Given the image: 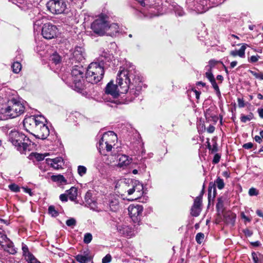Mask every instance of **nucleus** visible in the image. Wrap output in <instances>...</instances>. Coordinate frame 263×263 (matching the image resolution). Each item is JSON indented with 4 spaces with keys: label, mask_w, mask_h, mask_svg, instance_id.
I'll return each mask as SVG.
<instances>
[{
    "label": "nucleus",
    "mask_w": 263,
    "mask_h": 263,
    "mask_svg": "<svg viewBox=\"0 0 263 263\" xmlns=\"http://www.w3.org/2000/svg\"><path fill=\"white\" fill-rule=\"evenodd\" d=\"M126 69L120 70L117 77V84L109 82L105 89L103 99L105 102H120L117 100L120 93H127L128 101H133L141 92L143 86L142 78L131 63L127 65Z\"/></svg>",
    "instance_id": "f257e3e1"
},
{
    "label": "nucleus",
    "mask_w": 263,
    "mask_h": 263,
    "mask_svg": "<svg viewBox=\"0 0 263 263\" xmlns=\"http://www.w3.org/2000/svg\"><path fill=\"white\" fill-rule=\"evenodd\" d=\"M85 68L79 64L74 65L71 70V75L73 81L71 87L76 91L82 94L86 93V84L84 82V74Z\"/></svg>",
    "instance_id": "f03ea898"
},
{
    "label": "nucleus",
    "mask_w": 263,
    "mask_h": 263,
    "mask_svg": "<svg viewBox=\"0 0 263 263\" xmlns=\"http://www.w3.org/2000/svg\"><path fill=\"white\" fill-rule=\"evenodd\" d=\"M9 141L21 154H26L31 149V141L24 134L11 131L9 135Z\"/></svg>",
    "instance_id": "7ed1b4c3"
},
{
    "label": "nucleus",
    "mask_w": 263,
    "mask_h": 263,
    "mask_svg": "<svg viewBox=\"0 0 263 263\" xmlns=\"http://www.w3.org/2000/svg\"><path fill=\"white\" fill-rule=\"evenodd\" d=\"M25 110L24 106L19 101L13 99L9 102V105L1 109L0 120H5L14 118L22 114Z\"/></svg>",
    "instance_id": "20e7f679"
},
{
    "label": "nucleus",
    "mask_w": 263,
    "mask_h": 263,
    "mask_svg": "<svg viewBox=\"0 0 263 263\" xmlns=\"http://www.w3.org/2000/svg\"><path fill=\"white\" fill-rule=\"evenodd\" d=\"M117 139V135L114 132L108 131L104 133L97 143V147L100 154L106 155V153L111 151L112 145H115V141Z\"/></svg>",
    "instance_id": "39448f33"
},
{
    "label": "nucleus",
    "mask_w": 263,
    "mask_h": 263,
    "mask_svg": "<svg viewBox=\"0 0 263 263\" xmlns=\"http://www.w3.org/2000/svg\"><path fill=\"white\" fill-rule=\"evenodd\" d=\"M104 69L95 62L91 63L86 72V80L89 83L97 84L103 78Z\"/></svg>",
    "instance_id": "423d86ee"
},
{
    "label": "nucleus",
    "mask_w": 263,
    "mask_h": 263,
    "mask_svg": "<svg viewBox=\"0 0 263 263\" xmlns=\"http://www.w3.org/2000/svg\"><path fill=\"white\" fill-rule=\"evenodd\" d=\"M108 25L109 17L101 14L91 24V28L95 33L102 36L106 34Z\"/></svg>",
    "instance_id": "0eeeda50"
},
{
    "label": "nucleus",
    "mask_w": 263,
    "mask_h": 263,
    "mask_svg": "<svg viewBox=\"0 0 263 263\" xmlns=\"http://www.w3.org/2000/svg\"><path fill=\"white\" fill-rule=\"evenodd\" d=\"M187 8L197 13H202L210 8L207 0H186Z\"/></svg>",
    "instance_id": "6e6552de"
},
{
    "label": "nucleus",
    "mask_w": 263,
    "mask_h": 263,
    "mask_svg": "<svg viewBox=\"0 0 263 263\" xmlns=\"http://www.w3.org/2000/svg\"><path fill=\"white\" fill-rule=\"evenodd\" d=\"M48 10L54 14L66 13L67 4L64 0H50L46 4Z\"/></svg>",
    "instance_id": "1a4fd4ad"
},
{
    "label": "nucleus",
    "mask_w": 263,
    "mask_h": 263,
    "mask_svg": "<svg viewBox=\"0 0 263 263\" xmlns=\"http://www.w3.org/2000/svg\"><path fill=\"white\" fill-rule=\"evenodd\" d=\"M59 30L55 25L50 23L44 24L42 29V34L46 39L50 40L57 36Z\"/></svg>",
    "instance_id": "9d476101"
},
{
    "label": "nucleus",
    "mask_w": 263,
    "mask_h": 263,
    "mask_svg": "<svg viewBox=\"0 0 263 263\" xmlns=\"http://www.w3.org/2000/svg\"><path fill=\"white\" fill-rule=\"evenodd\" d=\"M143 210L142 206L139 204H133L129 206L128 208L129 215L135 223H138L140 221Z\"/></svg>",
    "instance_id": "9b49d317"
},
{
    "label": "nucleus",
    "mask_w": 263,
    "mask_h": 263,
    "mask_svg": "<svg viewBox=\"0 0 263 263\" xmlns=\"http://www.w3.org/2000/svg\"><path fill=\"white\" fill-rule=\"evenodd\" d=\"M113 58L111 54L107 51H103L94 62L99 64L104 69L110 67Z\"/></svg>",
    "instance_id": "f8f14e48"
},
{
    "label": "nucleus",
    "mask_w": 263,
    "mask_h": 263,
    "mask_svg": "<svg viewBox=\"0 0 263 263\" xmlns=\"http://www.w3.org/2000/svg\"><path fill=\"white\" fill-rule=\"evenodd\" d=\"M41 121L34 117H28L24 120L23 125L27 132L32 134V132H34Z\"/></svg>",
    "instance_id": "ddd939ff"
},
{
    "label": "nucleus",
    "mask_w": 263,
    "mask_h": 263,
    "mask_svg": "<svg viewBox=\"0 0 263 263\" xmlns=\"http://www.w3.org/2000/svg\"><path fill=\"white\" fill-rule=\"evenodd\" d=\"M39 124L38 126L34 131L35 134L33 133L32 134L37 138L44 140L46 139L49 135V128L48 126L44 123L43 120Z\"/></svg>",
    "instance_id": "4468645a"
},
{
    "label": "nucleus",
    "mask_w": 263,
    "mask_h": 263,
    "mask_svg": "<svg viewBox=\"0 0 263 263\" xmlns=\"http://www.w3.org/2000/svg\"><path fill=\"white\" fill-rule=\"evenodd\" d=\"M132 187L127 191L129 195L135 194V199L141 197L143 194V185L138 180L132 182Z\"/></svg>",
    "instance_id": "2eb2a0df"
},
{
    "label": "nucleus",
    "mask_w": 263,
    "mask_h": 263,
    "mask_svg": "<svg viewBox=\"0 0 263 263\" xmlns=\"http://www.w3.org/2000/svg\"><path fill=\"white\" fill-rule=\"evenodd\" d=\"M85 53L83 48L79 46L75 47L73 52L72 57L71 58L72 64L74 61L76 63L78 62L79 64L85 59Z\"/></svg>",
    "instance_id": "dca6fc26"
},
{
    "label": "nucleus",
    "mask_w": 263,
    "mask_h": 263,
    "mask_svg": "<svg viewBox=\"0 0 263 263\" xmlns=\"http://www.w3.org/2000/svg\"><path fill=\"white\" fill-rule=\"evenodd\" d=\"M117 161L118 162L117 166L124 168L132 162V159L126 155L118 154Z\"/></svg>",
    "instance_id": "f3484780"
},
{
    "label": "nucleus",
    "mask_w": 263,
    "mask_h": 263,
    "mask_svg": "<svg viewBox=\"0 0 263 263\" xmlns=\"http://www.w3.org/2000/svg\"><path fill=\"white\" fill-rule=\"evenodd\" d=\"M13 4L16 5L22 10L27 11L31 9L33 5L31 3L28 2L27 0H9Z\"/></svg>",
    "instance_id": "a211bd4d"
},
{
    "label": "nucleus",
    "mask_w": 263,
    "mask_h": 263,
    "mask_svg": "<svg viewBox=\"0 0 263 263\" xmlns=\"http://www.w3.org/2000/svg\"><path fill=\"white\" fill-rule=\"evenodd\" d=\"M119 197L116 195H111L109 199V206L111 211H117L119 208Z\"/></svg>",
    "instance_id": "6ab92c4d"
},
{
    "label": "nucleus",
    "mask_w": 263,
    "mask_h": 263,
    "mask_svg": "<svg viewBox=\"0 0 263 263\" xmlns=\"http://www.w3.org/2000/svg\"><path fill=\"white\" fill-rule=\"evenodd\" d=\"M63 159L62 157H57L54 159H46V163L50 165L55 170H59L62 168L63 163Z\"/></svg>",
    "instance_id": "aec40b11"
},
{
    "label": "nucleus",
    "mask_w": 263,
    "mask_h": 263,
    "mask_svg": "<svg viewBox=\"0 0 263 263\" xmlns=\"http://www.w3.org/2000/svg\"><path fill=\"white\" fill-rule=\"evenodd\" d=\"M119 32V26L116 23L109 24L107 27L106 34L110 36H116Z\"/></svg>",
    "instance_id": "412c9836"
},
{
    "label": "nucleus",
    "mask_w": 263,
    "mask_h": 263,
    "mask_svg": "<svg viewBox=\"0 0 263 263\" xmlns=\"http://www.w3.org/2000/svg\"><path fill=\"white\" fill-rule=\"evenodd\" d=\"M22 251L23 255L25 257V259L26 260V261L29 262L31 261H35V258L33 255L32 254H31L29 251L28 248L26 245H25L24 243H22Z\"/></svg>",
    "instance_id": "4be33fe9"
},
{
    "label": "nucleus",
    "mask_w": 263,
    "mask_h": 263,
    "mask_svg": "<svg viewBox=\"0 0 263 263\" xmlns=\"http://www.w3.org/2000/svg\"><path fill=\"white\" fill-rule=\"evenodd\" d=\"M216 194V190L215 184L213 182H210L208 188V201L210 203L211 200L215 197Z\"/></svg>",
    "instance_id": "5701e85b"
},
{
    "label": "nucleus",
    "mask_w": 263,
    "mask_h": 263,
    "mask_svg": "<svg viewBox=\"0 0 263 263\" xmlns=\"http://www.w3.org/2000/svg\"><path fill=\"white\" fill-rule=\"evenodd\" d=\"M4 245L5 246L4 247H2L4 251H6L11 254H14L16 253V250L14 247L13 242L9 239L7 242H5Z\"/></svg>",
    "instance_id": "b1692460"
},
{
    "label": "nucleus",
    "mask_w": 263,
    "mask_h": 263,
    "mask_svg": "<svg viewBox=\"0 0 263 263\" xmlns=\"http://www.w3.org/2000/svg\"><path fill=\"white\" fill-rule=\"evenodd\" d=\"M85 202V206L89 208L91 210L97 212H100L101 211L98 209L97 202L92 197L88 200V201H86Z\"/></svg>",
    "instance_id": "393cba45"
},
{
    "label": "nucleus",
    "mask_w": 263,
    "mask_h": 263,
    "mask_svg": "<svg viewBox=\"0 0 263 263\" xmlns=\"http://www.w3.org/2000/svg\"><path fill=\"white\" fill-rule=\"evenodd\" d=\"M77 261L80 263H87L92 260V257L88 255L87 253L85 252L84 255H77L75 257Z\"/></svg>",
    "instance_id": "a878e982"
},
{
    "label": "nucleus",
    "mask_w": 263,
    "mask_h": 263,
    "mask_svg": "<svg viewBox=\"0 0 263 263\" xmlns=\"http://www.w3.org/2000/svg\"><path fill=\"white\" fill-rule=\"evenodd\" d=\"M246 44H243L238 50H232L230 52V55L233 57L238 55L240 58H243L245 54V50L246 49Z\"/></svg>",
    "instance_id": "bb28decb"
},
{
    "label": "nucleus",
    "mask_w": 263,
    "mask_h": 263,
    "mask_svg": "<svg viewBox=\"0 0 263 263\" xmlns=\"http://www.w3.org/2000/svg\"><path fill=\"white\" fill-rule=\"evenodd\" d=\"M70 200H75L78 196V190L75 187H71L69 190L66 191Z\"/></svg>",
    "instance_id": "cd10ccee"
},
{
    "label": "nucleus",
    "mask_w": 263,
    "mask_h": 263,
    "mask_svg": "<svg viewBox=\"0 0 263 263\" xmlns=\"http://www.w3.org/2000/svg\"><path fill=\"white\" fill-rule=\"evenodd\" d=\"M50 61H51V64H54L55 65H59L61 62L62 58L57 52H54L50 56Z\"/></svg>",
    "instance_id": "c85d7f7f"
},
{
    "label": "nucleus",
    "mask_w": 263,
    "mask_h": 263,
    "mask_svg": "<svg viewBox=\"0 0 263 263\" xmlns=\"http://www.w3.org/2000/svg\"><path fill=\"white\" fill-rule=\"evenodd\" d=\"M252 257L254 263H262L263 255L257 252H253L251 253Z\"/></svg>",
    "instance_id": "c756f323"
},
{
    "label": "nucleus",
    "mask_w": 263,
    "mask_h": 263,
    "mask_svg": "<svg viewBox=\"0 0 263 263\" xmlns=\"http://www.w3.org/2000/svg\"><path fill=\"white\" fill-rule=\"evenodd\" d=\"M51 179L54 182H57L63 184L67 183V180L62 175H52L51 177Z\"/></svg>",
    "instance_id": "7c9ffc66"
},
{
    "label": "nucleus",
    "mask_w": 263,
    "mask_h": 263,
    "mask_svg": "<svg viewBox=\"0 0 263 263\" xmlns=\"http://www.w3.org/2000/svg\"><path fill=\"white\" fill-rule=\"evenodd\" d=\"M213 183H214L215 186H217L219 190L223 189L225 185L223 180L219 177H218Z\"/></svg>",
    "instance_id": "2f4dec72"
},
{
    "label": "nucleus",
    "mask_w": 263,
    "mask_h": 263,
    "mask_svg": "<svg viewBox=\"0 0 263 263\" xmlns=\"http://www.w3.org/2000/svg\"><path fill=\"white\" fill-rule=\"evenodd\" d=\"M235 219L236 215L232 213L228 214L225 216L226 222L232 225L234 224Z\"/></svg>",
    "instance_id": "473e14b6"
},
{
    "label": "nucleus",
    "mask_w": 263,
    "mask_h": 263,
    "mask_svg": "<svg viewBox=\"0 0 263 263\" xmlns=\"http://www.w3.org/2000/svg\"><path fill=\"white\" fill-rule=\"evenodd\" d=\"M226 0H207V2L210 6V8L218 6L223 3Z\"/></svg>",
    "instance_id": "72a5a7b5"
},
{
    "label": "nucleus",
    "mask_w": 263,
    "mask_h": 263,
    "mask_svg": "<svg viewBox=\"0 0 263 263\" xmlns=\"http://www.w3.org/2000/svg\"><path fill=\"white\" fill-rule=\"evenodd\" d=\"M12 69L13 72L18 73L22 68L21 64L18 62H14L12 65Z\"/></svg>",
    "instance_id": "f704fd0d"
},
{
    "label": "nucleus",
    "mask_w": 263,
    "mask_h": 263,
    "mask_svg": "<svg viewBox=\"0 0 263 263\" xmlns=\"http://www.w3.org/2000/svg\"><path fill=\"white\" fill-rule=\"evenodd\" d=\"M174 10L176 14L178 16H182L184 14L183 8L178 5L174 6Z\"/></svg>",
    "instance_id": "c9c22d12"
},
{
    "label": "nucleus",
    "mask_w": 263,
    "mask_h": 263,
    "mask_svg": "<svg viewBox=\"0 0 263 263\" xmlns=\"http://www.w3.org/2000/svg\"><path fill=\"white\" fill-rule=\"evenodd\" d=\"M210 82H211L213 88L214 89V90L216 91V94L217 96L220 99L221 98V93H220V91L219 88V87L216 82L215 80L214 81L213 80V81H211Z\"/></svg>",
    "instance_id": "e433bc0d"
},
{
    "label": "nucleus",
    "mask_w": 263,
    "mask_h": 263,
    "mask_svg": "<svg viewBox=\"0 0 263 263\" xmlns=\"http://www.w3.org/2000/svg\"><path fill=\"white\" fill-rule=\"evenodd\" d=\"M201 211L200 208L192 206L191 214L193 216L197 217L200 214Z\"/></svg>",
    "instance_id": "4c0bfd02"
},
{
    "label": "nucleus",
    "mask_w": 263,
    "mask_h": 263,
    "mask_svg": "<svg viewBox=\"0 0 263 263\" xmlns=\"http://www.w3.org/2000/svg\"><path fill=\"white\" fill-rule=\"evenodd\" d=\"M48 213L53 217H57L59 215L58 212L55 209V207L53 205H50L49 206Z\"/></svg>",
    "instance_id": "58836bf2"
},
{
    "label": "nucleus",
    "mask_w": 263,
    "mask_h": 263,
    "mask_svg": "<svg viewBox=\"0 0 263 263\" xmlns=\"http://www.w3.org/2000/svg\"><path fill=\"white\" fill-rule=\"evenodd\" d=\"M7 240H8V238L7 236L0 232V246H1L2 247H4L5 246L4 243L5 242H7Z\"/></svg>",
    "instance_id": "ea45409f"
},
{
    "label": "nucleus",
    "mask_w": 263,
    "mask_h": 263,
    "mask_svg": "<svg viewBox=\"0 0 263 263\" xmlns=\"http://www.w3.org/2000/svg\"><path fill=\"white\" fill-rule=\"evenodd\" d=\"M249 72L254 76L256 79L260 80H263V73L259 72H257L252 70H249Z\"/></svg>",
    "instance_id": "a19ab883"
},
{
    "label": "nucleus",
    "mask_w": 263,
    "mask_h": 263,
    "mask_svg": "<svg viewBox=\"0 0 263 263\" xmlns=\"http://www.w3.org/2000/svg\"><path fill=\"white\" fill-rule=\"evenodd\" d=\"M117 156L116 154L115 155L111 154L110 156H108L105 163L108 165L111 164L117 159Z\"/></svg>",
    "instance_id": "79ce46f5"
},
{
    "label": "nucleus",
    "mask_w": 263,
    "mask_h": 263,
    "mask_svg": "<svg viewBox=\"0 0 263 263\" xmlns=\"http://www.w3.org/2000/svg\"><path fill=\"white\" fill-rule=\"evenodd\" d=\"M204 238V235L202 233H198L196 236V241L198 244H201Z\"/></svg>",
    "instance_id": "37998d69"
},
{
    "label": "nucleus",
    "mask_w": 263,
    "mask_h": 263,
    "mask_svg": "<svg viewBox=\"0 0 263 263\" xmlns=\"http://www.w3.org/2000/svg\"><path fill=\"white\" fill-rule=\"evenodd\" d=\"M201 202V196H198V197H196V198L194 199V202L193 206L200 208Z\"/></svg>",
    "instance_id": "c03bdc74"
},
{
    "label": "nucleus",
    "mask_w": 263,
    "mask_h": 263,
    "mask_svg": "<svg viewBox=\"0 0 263 263\" xmlns=\"http://www.w3.org/2000/svg\"><path fill=\"white\" fill-rule=\"evenodd\" d=\"M92 239V235L89 233H87L84 235L83 241L85 243L88 244L91 242Z\"/></svg>",
    "instance_id": "a18cd8bd"
},
{
    "label": "nucleus",
    "mask_w": 263,
    "mask_h": 263,
    "mask_svg": "<svg viewBox=\"0 0 263 263\" xmlns=\"http://www.w3.org/2000/svg\"><path fill=\"white\" fill-rule=\"evenodd\" d=\"M86 167L83 165H79L78 167V174L81 176H83L86 173Z\"/></svg>",
    "instance_id": "49530a36"
},
{
    "label": "nucleus",
    "mask_w": 263,
    "mask_h": 263,
    "mask_svg": "<svg viewBox=\"0 0 263 263\" xmlns=\"http://www.w3.org/2000/svg\"><path fill=\"white\" fill-rule=\"evenodd\" d=\"M205 77L210 81V82L215 80L214 77L212 72L211 69H209L205 73Z\"/></svg>",
    "instance_id": "de8ad7c7"
},
{
    "label": "nucleus",
    "mask_w": 263,
    "mask_h": 263,
    "mask_svg": "<svg viewBox=\"0 0 263 263\" xmlns=\"http://www.w3.org/2000/svg\"><path fill=\"white\" fill-rule=\"evenodd\" d=\"M252 119V114L247 116L242 115L240 118V120L243 123H246L247 121H250Z\"/></svg>",
    "instance_id": "09e8293b"
},
{
    "label": "nucleus",
    "mask_w": 263,
    "mask_h": 263,
    "mask_svg": "<svg viewBox=\"0 0 263 263\" xmlns=\"http://www.w3.org/2000/svg\"><path fill=\"white\" fill-rule=\"evenodd\" d=\"M32 155L34 156V157L35 158V159L38 161H42L45 158V155L42 154H39V153H32Z\"/></svg>",
    "instance_id": "8fccbe9b"
},
{
    "label": "nucleus",
    "mask_w": 263,
    "mask_h": 263,
    "mask_svg": "<svg viewBox=\"0 0 263 263\" xmlns=\"http://www.w3.org/2000/svg\"><path fill=\"white\" fill-rule=\"evenodd\" d=\"M9 189L12 192L17 193L20 191L19 186L16 184L13 183L9 185Z\"/></svg>",
    "instance_id": "3c124183"
},
{
    "label": "nucleus",
    "mask_w": 263,
    "mask_h": 263,
    "mask_svg": "<svg viewBox=\"0 0 263 263\" xmlns=\"http://www.w3.org/2000/svg\"><path fill=\"white\" fill-rule=\"evenodd\" d=\"M66 224L69 227H73L76 224V220L73 218H71L66 220Z\"/></svg>",
    "instance_id": "603ef678"
},
{
    "label": "nucleus",
    "mask_w": 263,
    "mask_h": 263,
    "mask_svg": "<svg viewBox=\"0 0 263 263\" xmlns=\"http://www.w3.org/2000/svg\"><path fill=\"white\" fill-rule=\"evenodd\" d=\"M111 256L109 254H107L102 258V263H109L111 261Z\"/></svg>",
    "instance_id": "864d4df0"
},
{
    "label": "nucleus",
    "mask_w": 263,
    "mask_h": 263,
    "mask_svg": "<svg viewBox=\"0 0 263 263\" xmlns=\"http://www.w3.org/2000/svg\"><path fill=\"white\" fill-rule=\"evenodd\" d=\"M259 58L260 56L258 55H252L250 58L248 59V61L252 63H255L258 61Z\"/></svg>",
    "instance_id": "5fc2aeb1"
},
{
    "label": "nucleus",
    "mask_w": 263,
    "mask_h": 263,
    "mask_svg": "<svg viewBox=\"0 0 263 263\" xmlns=\"http://www.w3.org/2000/svg\"><path fill=\"white\" fill-rule=\"evenodd\" d=\"M127 229V227L125 226H118L117 230L122 234H124L125 231Z\"/></svg>",
    "instance_id": "6e6d98bb"
},
{
    "label": "nucleus",
    "mask_w": 263,
    "mask_h": 263,
    "mask_svg": "<svg viewBox=\"0 0 263 263\" xmlns=\"http://www.w3.org/2000/svg\"><path fill=\"white\" fill-rule=\"evenodd\" d=\"M220 158L221 156L219 154H215L212 160V163L213 164H217L219 162Z\"/></svg>",
    "instance_id": "4d7b16f0"
},
{
    "label": "nucleus",
    "mask_w": 263,
    "mask_h": 263,
    "mask_svg": "<svg viewBox=\"0 0 263 263\" xmlns=\"http://www.w3.org/2000/svg\"><path fill=\"white\" fill-rule=\"evenodd\" d=\"M92 197V192H91V191L89 190L85 194V195L84 197V200H85V201H88V200H89Z\"/></svg>",
    "instance_id": "13d9d810"
},
{
    "label": "nucleus",
    "mask_w": 263,
    "mask_h": 263,
    "mask_svg": "<svg viewBox=\"0 0 263 263\" xmlns=\"http://www.w3.org/2000/svg\"><path fill=\"white\" fill-rule=\"evenodd\" d=\"M249 195L251 196H256L258 195V192L256 189L252 187L249 189Z\"/></svg>",
    "instance_id": "bf43d9fd"
},
{
    "label": "nucleus",
    "mask_w": 263,
    "mask_h": 263,
    "mask_svg": "<svg viewBox=\"0 0 263 263\" xmlns=\"http://www.w3.org/2000/svg\"><path fill=\"white\" fill-rule=\"evenodd\" d=\"M101 161H102V158L101 157L97 158L96 159L95 165H96V166L98 168L99 167H101L102 166V165H103V164L101 162Z\"/></svg>",
    "instance_id": "052dcab7"
},
{
    "label": "nucleus",
    "mask_w": 263,
    "mask_h": 263,
    "mask_svg": "<svg viewBox=\"0 0 263 263\" xmlns=\"http://www.w3.org/2000/svg\"><path fill=\"white\" fill-rule=\"evenodd\" d=\"M211 153L213 154L218 151L217 144L216 142L213 144L212 146V149L210 150Z\"/></svg>",
    "instance_id": "680f3d73"
},
{
    "label": "nucleus",
    "mask_w": 263,
    "mask_h": 263,
    "mask_svg": "<svg viewBox=\"0 0 263 263\" xmlns=\"http://www.w3.org/2000/svg\"><path fill=\"white\" fill-rule=\"evenodd\" d=\"M60 199L62 202H66L68 200V196L66 194H62L60 196Z\"/></svg>",
    "instance_id": "e2e57ef3"
},
{
    "label": "nucleus",
    "mask_w": 263,
    "mask_h": 263,
    "mask_svg": "<svg viewBox=\"0 0 263 263\" xmlns=\"http://www.w3.org/2000/svg\"><path fill=\"white\" fill-rule=\"evenodd\" d=\"M223 206V202L221 200L220 198H218V202L216 204V208L217 210H219L220 209L222 208Z\"/></svg>",
    "instance_id": "0e129e2a"
},
{
    "label": "nucleus",
    "mask_w": 263,
    "mask_h": 263,
    "mask_svg": "<svg viewBox=\"0 0 263 263\" xmlns=\"http://www.w3.org/2000/svg\"><path fill=\"white\" fill-rule=\"evenodd\" d=\"M253 146V144L252 143L248 142V143L244 144L243 145L242 147L245 149H249L252 148Z\"/></svg>",
    "instance_id": "69168bd1"
},
{
    "label": "nucleus",
    "mask_w": 263,
    "mask_h": 263,
    "mask_svg": "<svg viewBox=\"0 0 263 263\" xmlns=\"http://www.w3.org/2000/svg\"><path fill=\"white\" fill-rule=\"evenodd\" d=\"M238 106L240 108L243 107L245 105L244 101L242 99L238 98L237 99Z\"/></svg>",
    "instance_id": "338daca9"
},
{
    "label": "nucleus",
    "mask_w": 263,
    "mask_h": 263,
    "mask_svg": "<svg viewBox=\"0 0 263 263\" xmlns=\"http://www.w3.org/2000/svg\"><path fill=\"white\" fill-rule=\"evenodd\" d=\"M243 232L245 235L248 237L252 236L253 234L252 232L248 229L243 230Z\"/></svg>",
    "instance_id": "774afa93"
}]
</instances>
